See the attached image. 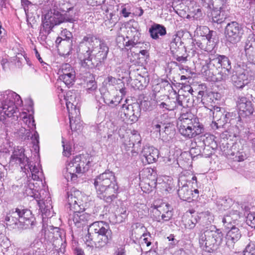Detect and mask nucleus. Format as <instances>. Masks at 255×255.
Masks as SVG:
<instances>
[{
	"label": "nucleus",
	"mask_w": 255,
	"mask_h": 255,
	"mask_svg": "<svg viewBox=\"0 0 255 255\" xmlns=\"http://www.w3.org/2000/svg\"><path fill=\"white\" fill-rule=\"evenodd\" d=\"M109 51L107 44L99 39L89 35L80 43L79 58L82 67L92 68L103 62Z\"/></svg>",
	"instance_id": "nucleus-1"
},
{
	"label": "nucleus",
	"mask_w": 255,
	"mask_h": 255,
	"mask_svg": "<svg viewBox=\"0 0 255 255\" xmlns=\"http://www.w3.org/2000/svg\"><path fill=\"white\" fill-rule=\"evenodd\" d=\"M94 186L98 198L107 203H111L116 198L119 186L115 173L106 170L95 179Z\"/></svg>",
	"instance_id": "nucleus-2"
},
{
	"label": "nucleus",
	"mask_w": 255,
	"mask_h": 255,
	"mask_svg": "<svg viewBox=\"0 0 255 255\" xmlns=\"http://www.w3.org/2000/svg\"><path fill=\"white\" fill-rule=\"evenodd\" d=\"M67 199L70 210L74 212L73 221L75 226L80 228L88 224L91 216L82 211L85 209L88 197L81 191L72 189L67 192Z\"/></svg>",
	"instance_id": "nucleus-3"
},
{
	"label": "nucleus",
	"mask_w": 255,
	"mask_h": 255,
	"mask_svg": "<svg viewBox=\"0 0 255 255\" xmlns=\"http://www.w3.org/2000/svg\"><path fill=\"white\" fill-rule=\"evenodd\" d=\"M177 127L179 132L189 139L195 137L204 131L203 125L190 113L181 114L178 119Z\"/></svg>",
	"instance_id": "nucleus-4"
},
{
	"label": "nucleus",
	"mask_w": 255,
	"mask_h": 255,
	"mask_svg": "<svg viewBox=\"0 0 255 255\" xmlns=\"http://www.w3.org/2000/svg\"><path fill=\"white\" fill-rule=\"evenodd\" d=\"M223 234L214 226L207 227L198 234L199 244L201 248L211 253L216 250L223 240Z\"/></svg>",
	"instance_id": "nucleus-5"
},
{
	"label": "nucleus",
	"mask_w": 255,
	"mask_h": 255,
	"mask_svg": "<svg viewBox=\"0 0 255 255\" xmlns=\"http://www.w3.org/2000/svg\"><path fill=\"white\" fill-rule=\"evenodd\" d=\"M94 232L97 236L96 246L98 247L105 246L112 238V231L109 225L103 221L95 222L91 224L88 231ZM84 241L87 246H93L91 233H88L84 238Z\"/></svg>",
	"instance_id": "nucleus-6"
},
{
	"label": "nucleus",
	"mask_w": 255,
	"mask_h": 255,
	"mask_svg": "<svg viewBox=\"0 0 255 255\" xmlns=\"http://www.w3.org/2000/svg\"><path fill=\"white\" fill-rule=\"evenodd\" d=\"M90 164V159L82 155L76 156L68 162L63 170V175L68 181H75L89 169Z\"/></svg>",
	"instance_id": "nucleus-7"
},
{
	"label": "nucleus",
	"mask_w": 255,
	"mask_h": 255,
	"mask_svg": "<svg viewBox=\"0 0 255 255\" xmlns=\"http://www.w3.org/2000/svg\"><path fill=\"white\" fill-rule=\"evenodd\" d=\"M5 220L7 225H14L13 228L20 229L32 227L34 225L35 218L29 210L16 208L9 212Z\"/></svg>",
	"instance_id": "nucleus-8"
},
{
	"label": "nucleus",
	"mask_w": 255,
	"mask_h": 255,
	"mask_svg": "<svg viewBox=\"0 0 255 255\" xmlns=\"http://www.w3.org/2000/svg\"><path fill=\"white\" fill-rule=\"evenodd\" d=\"M0 100L2 112L8 117L15 116L18 107L22 105L20 96L10 90L2 92L0 94Z\"/></svg>",
	"instance_id": "nucleus-9"
},
{
	"label": "nucleus",
	"mask_w": 255,
	"mask_h": 255,
	"mask_svg": "<svg viewBox=\"0 0 255 255\" xmlns=\"http://www.w3.org/2000/svg\"><path fill=\"white\" fill-rule=\"evenodd\" d=\"M74 21H75V17L73 16H70L67 13L62 14L58 11L54 9L48 11L45 15L43 23L44 28L48 29V34H49L55 25L64 22H73Z\"/></svg>",
	"instance_id": "nucleus-10"
},
{
	"label": "nucleus",
	"mask_w": 255,
	"mask_h": 255,
	"mask_svg": "<svg viewBox=\"0 0 255 255\" xmlns=\"http://www.w3.org/2000/svg\"><path fill=\"white\" fill-rule=\"evenodd\" d=\"M192 184V187L194 188V184L196 185L197 178L188 173V175L182 174L178 179L179 188L178 194L179 198L184 201H188L193 198L192 191L189 190L188 185Z\"/></svg>",
	"instance_id": "nucleus-11"
},
{
	"label": "nucleus",
	"mask_w": 255,
	"mask_h": 255,
	"mask_svg": "<svg viewBox=\"0 0 255 255\" xmlns=\"http://www.w3.org/2000/svg\"><path fill=\"white\" fill-rule=\"evenodd\" d=\"M197 34L202 38L201 40L196 42V44L201 49L206 51H212L215 46V41L212 38L213 31L205 26H200L196 29Z\"/></svg>",
	"instance_id": "nucleus-12"
},
{
	"label": "nucleus",
	"mask_w": 255,
	"mask_h": 255,
	"mask_svg": "<svg viewBox=\"0 0 255 255\" xmlns=\"http://www.w3.org/2000/svg\"><path fill=\"white\" fill-rule=\"evenodd\" d=\"M45 239L48 244H51L54 248L61 249L65 247V240L62 239L58 228L50 226L48 231H45Z\"/></svg>",
	"instance_id": "nucleus-13"
},
{
	"label": "nucleus",
	"mask_w": 255,
	"mask_h": 255,
	"mask_svg": "<svg viewBox=\"0 0 255 255\" xmlns=\"http://www.w3.org/2000/svg\"><path fill=\"white\" fill-rule=\"evenodd\" d=\"M214 9L212 12L214 22L221 23L228 16V5L222 0H215L213 3Z\"/></svg>",
	"instance_id": "nucleus-14"
},
{
	"label": "nucleus",
	"mask_w": 255,
	"mask_h": 255,
	"mask_svg": "<svg viewBox=\"0 0 255 255\" xmlns=\"http://www.w3.org/2000/svg\"><path fill=\"white\" fill-rule=\"evenodd\" d=\"M121 117L124 115L125 120L131 123H135L137 121L140 115V108L137 103L132 104H123L121 108Z\"/></svg>",
	"instance_id": "nucleus-15"
},
{
	"label": "nucleus",
	"mask_w": 255,
	"mask_h": 255,
	"mask_svg": "<svg viewBox=\"0 0 255 255\" xmlns=\"http://www.w3.org/2000/svg\"><path fill=\"white\" fill-rule=\"evenodd\" d=\"M225 33L228 41L232 43H236L240 41L243 31L238 23L233 21L227 24Z\"/></svg>",
	"instance_id": "nucleus-16"
},
{
	"label": "nucleus",
	"mask_w": 255,
	"mask_h": 255,
	"mask_svg": "<svg viewBox=\"0 0 255 255\" xmlns=\"http://www.w3.org/2000/svg\"><path fill=\"white\" fill-rule=\"evenodd\" d=\"M59 78L67 86H72L75 80V72L69 64H62L58 71Z\"/></svg>",
	"instance_id": "nucleus-17"
},
{
	"label": "nucleus",
	"mask_w": 255,
	"mask_h": 255,
	"mask_svg": "<svg viewBox=\"0 0 255 255\" xmlns=\"http://www.w3.org/2000/svg\"><path fill=\"white\" fill-rule=\"evenodd\" d=\"M230 115V113L226 112L224 108L218 107H214L212 128L217 129L223 127L228 122Z\"/></svg>",
	"instance_id": "nucleus-18"
},
{
	"label": "nucleus",
	"mask_w": 255,
	"mask_h": 255,
	"mask_svg": "<svg viewBox=\"0 0 255 255\" xmlns=\"http://www.w3.org/2000/svg\"><path fill=\"white\" fill-rule=\"evenodd\" d=\"M153 212L156 215V220L158 222L160 219L163 221H169L173 216L172 208L168 204L165 203L160 205H154Z\"/></svg>",
	"instance_id": "nucleus-19"
},
{
	"label": "nucleus",
	"mask_w": 255,
	"mask_h": 255,
	"mask_svg": "<svg viewBox=\"0 0 255 255\" xmlns=\"http://www.w3.org/2000/svg\"><path fill=\"white\" fill-rule=\"evenodd\" d=\"M23 116L22 117V120L24 123H25L26 125H27L28 129H27L26 131H29L31 130L33 133L32 134V136L31 138L32 141V143L33 144V146L34 147L35 150H36L37 148L39 149V134L38 132L35 130V124H34V120L33 119V117L32 115H29L27 117V114L25 113H23L20 116ZM29 132H26V134H27Z\"/></svg>",
	"instance_id": "nucleus-20"
},
{
	"label": "nucleus",
	"mask_w": 255,
	"mask_h": 255,
	"mask_svg": "<svg viewBox=\"0 0 255 255\" xmlns=\"http://www.w3.org/2000/svg\"><path fill=\"white\" fill-rule=\"evenodd\" d=\"M24 150L21 147H17L14 148L12 154L11 156L9 161V164L12 166L24 165L26 162H27V157L25 156L24 153Z\"/></svg>",
	"instance_id": "nucleus-21"
},
{
	"label": "nucleus",
	"mask_w": 255,
	"mask_h": 255,
	"mask_svg": "<svg viewBox=\"0 0 255 255\" xmlns=\"http://www.w3.org/2000/svg\"><path fill=\"white\" fill-rule=\"evenodd\" d=\"M239 114L243 117H247L253 113L252 103L245 97H239L237 101Z\"/></svg>",
	"instance_id": "nucleus-22"
},
{
	"label": "nucleus",
	"mask_w": 255,
	"mask_h": 255,
	"mask_svg": "<svg viewBox=\"0 0 255 255\" xmlns=\"http://www.w3.org/2000/svg\"><path fill=\"white\" fill-rule=\"evenodd\" d=\"M51 199L49 196V193L48 195L45 197L43 200L42 199L39 200L37 202L39 207L42 213V220L44 222V220L46 218H48L53 216V211L52 206L51 204Z\"/></svg>",
	"instance_id": "nucleus-23"
},
{
	"label": "nucleus",
	"mask_w": 255,
	"mask_h": 255,
	"mask_svg": "<svg viewBox=\"0 0 255 255\" xmlns=\"http://www.w3.org/2000/svg\"><path fill=\"white\" fill-rule=\"evenodd\" d=\"M64 100L67 111L69 114L72 110H79L78 103L79 101V95L74 91H69L64 96Z\"/></svg>",
	"instance_id": "nucleus-24"
},
{
	"label": "nucleus",
	"mask_w": 255,
	"mask_h": 255,
	"mask_svg": "<svg viewBox=\"0 0 255 255\" xmlns=\"http://www.w3.org/2000/svg\"><path fill=\"white\" fill-rule=\"evenodd\" d=\"M216 64H218V68L221 67L222 69L232 70L231 61L228 57L224 55H219L213 59H210L209 62L207 63V66L210 69H212Z\"/></svg>",
	"instance_id": "nucleus-25"
},
{
	"label": "nucleus",
	"mask_w": 255,
	"mask_h": 255,
	"mask_svg": "<svg viewBox=\"0 0 255 255\" xmlns=\"http://www.w3.org/2000/svg\"><path fill=\"white\" fill-rule=\"evenodd\" d=\"M34 184L29 183L24 187V194L27 196L33 197L38 202L39 200L42 199L43 200L48 195V192L45 189H41L39 191L34 190Z\"/></svg>",
	"instance_id": "nucleus-26"
},
{
	"label": "nucleus",
	"mask_w": 255,
	"mask_h": 255,
	"mask_svg": "<svg viewBox=\"0 0 255 255\" xmlns=\"http://www.w3.org/2000/svg\"><path fill=\"white\" fill-rule=\"evenodd\" d=\"M80 110H72L69 114L70 126L72 130L80 131L82 129L83 123L80 120Z\"/></svg>",
	"instance_id": "nucleus-27"
},
{
	"label": "nucleus",
	"mask_w": 255,
	"mask_h": 255,
	"mask_svg": "<svg viewBox=\"0 0 255 255\" xmlns=\"http://www.w3.org/2000/svg\"><path fill=\"white\" fill-rule=\"evenodd\" d=\"M241 236L240 230L235 226H233L226 235V245L230 248H233L235 243L239 240Z\"/></svg>",
	"instance_id": "nucleus-28"
},
{
	"label": "nucleus",
	"mask_w": 255,
	"mask_h": 255,
	"mask_svg": "<svg viewBox=\"0 0 255 255\" xmlns=\"http://www.w3.org/2000/svg\"><path fill=\"white\" fill-rule=\"evenodd\" d=\"M142 155L145 158L148 164L156 161L158 157L159 151L153 146H145L141 151Z\"/></svg>",
	"instance_id": "nucleus-29"
},
{
	"label": "nucleus",
	"mask_w": 255,
	"mask_h": 255,
	"mask_svg": "<svg viewBox=\"0 0 255 255\" xmlns=\"http://www.w3.org/2000/svg\"><path fill=\"white\" fill-rule=\"evenodd\" d=\"M232 80L234 85L237 88L242 89L248 83V75L245 71L233 75Z\"/></svg>",
	"instance_id": "nucleus-30"
},
{
	"label": "nucleus",
	"mask_w": 255,
	"mask_h": 255,
	"mask_svg": "<svg viewBox=\"0 0 255 255\" xmlns=\"http://www.w3.org/2000/svg\"><path fill=\"white\" fill-rule=\"evenodd\" d=\"M150 37L155 40L158 39L160 36H163L166 34V28L159 24L154 23L149 29Z\"/></svg>",
	"instance_id": "nucleus-31"
},
{
	"label": "nucleus",
	"mask_w": 255,
	"mask_h": 255,
	"mask_svg": "<svg viewBox=\"0 0 255 255\" xmlns=\"http://www.w3.org/2000/svg\"><path fill=\"white\" fill-rule=\"evenodd\" d=\"M102 97L105 104L111 108H114L118 106L121 100L120 97L109 91L104 93Z\"/></svg>",
	"instance_id": "nucleus-32"
},
{
	"label": "nucleus",
	"mask_w": 255,
	"mask_h": 255,
	"mask_svg": "<svg viewBox=\"0 0 255 255\" xmlns=\"http://www.w3.org/2000/svg\"><path fill=\"white\" fill-rule=\"evenodd\" d=\"M156 103L157 108L163 112L173 111L177 108L176 102L169 98L164 101H158Z\"/></svg>",
	"instance_id": "nucleus-33"
},
{
	"label": "nucleus",
	"mask_w": 255,
	"mask_h": 255,
	"mask_svg": "<svg viewBox=\"0 0 255 255\" xmlns=\"http://www.w3.org/2000/svg\"><path fill=\"white\" fill-rule=\"evenodd\" d=\"M239 217L240 215L237 211H233L230 212L229 214L226 215L222 220L224 227L227 229H230L233 226L232 225V223H234Z\"/></svg>",
	"instance_id": "nucleus-34"
},
{
	"label": "nucleus",
	"mask_w": 255,
	"mask_h": 255,
	"mask_svg": "<svg viewBox=\"0 0 255 255\" xmlns=\"http://www.w3.org/2000/svg\"><path fill=\"white\" fill-rule=\"evenodd\" d=\"M28 165L31 173L32 178L34 180H41L43 177V173L39 164H31V163L30 162Z\"/></svg>",
	"instance_id": "nucleus-35"
},
{
	"label": "nucleus",
	"mask_w": 255,
	"mask_h": 255,
	"mask_svg": "<svg viewBox=\"0 0 255 255\" xmlns=\"http://www.w3.org/2000/svg\"><path fill=\"white\" fill-rule=\"evenodd\" d=\"M141 141V137L139 134L136 131H133L129 137V147H134L136 144L139 145Z\"/></svg>",
	"instance_id": "nucleus-36"
},
{
	"label": "nucleus",
	"mask_w": 255,
	"mask_h": 255,
	"mask_svg": "<svg viewBox=\"0 0 255 255\" xmlns=\"http://www.w3.org/2000/svg\"><path fill=\"white\" fill-rule=\"evenodd\" d=\"M197 216H194L191 214L188 216V218L184 221L185 227L190 229L194 228L197 223Z\"/></svg>",
	"instance_id": "nucleus-37"
},
{
	"label": "nucleus",
	"mask_w": 255,
	"mask_h": 255,
	"mask_svg": "<svg viewBox=\"0 0 255 255\" xmlns=\"http://www.w3.org/2000/svg\"><path fill=\"white\" fill-rule=\"evenodd\" d=\"M232 73V70L222 69L217 74L216 80L219 82L225 81L229 79Z\"/></svg>",
	"instance_id": "nucleus-38"
},
{
	"label": "nucleus",
	"mask_w": 255,
	"mask_h": 255,
	"mask_svg": "<svg viewBox=\"0 0 255 255\" xmlns=\"http://www.w3.org/2000/svg\"><path fill=\"white\" fill-rule=\"evenodd\" d=\"M163 162L165 164L170 165L176 162V158L173 154H171V152H169V155L168 156L163 157Z\"/></svg>",
	"instance_id": "nucleus-39"
},
{
	"label": "nucleus",
	"mask_w": 255,
	"mask_h": 255,
	"mask_svg": "<svg viewBox=\"0 0 255 255\" xmlns=\"http://www.w3.org/2000/svg\"><path fill=\"white\" fill-rule=\"evenodd\" d=\"M247 223L252 228L255 229V212L250 213L248 215Z\"/></svg>",
	"instance_id": "nucleus-40"
},
{
	"label": "nucleus",
	"mask_w": 255,
	"mask_h": 255,
	"mask_svg": "<svg viewBox=\"0 0 255 255\" xmlns=\"http://www.w3.org/2000/svg\"><path fill=\"white\" fill-rule=\"evenodd\" d=\"M62 146L63 148V154L64 156L68 157L71 154V147L68 143H65L62 140Z\"/></svg>",
	"instance_id": "nucleus-41"
},
{
	"label": "nucleus",
	"mask_w": 255,
	"mask_h": 255,
	"mask_svg": "<svg viewBox=\"0 0 255 255\" xmlns=\"http://www.w3.org/2000/svg\"><path fill=\"white\" fill-rule=\"evenodd\" d=\"M97 88L96 82L95 80H90L87 83V90L89 93H92Z\"/></svg>",
	"instance_id": "nucleus-42"
},
{
	"label": "nucleus",
	"mask_w": 255,
	"mask_h": 255,
	"mask_svg": "<svg viewBox=\"0 0 255 255\" xmlns=\"http://www.w3.org/2000/svg\"><path fill=\"white\" fill-rule=\"evenodd\" d=\"M243 253H248L249 254H255V244L250 243L244 250Z\"/></svg>",
	"instance_id": "nucleus-43"
},
{
	"label": "nucleus",
	"mask_w": 255,
	"mask_h": 255,
	"mask_svg": "<svg viewBox=\"0 0 255 255\" xmlns=\"http://www.w3.org/2000/svg\"><path fill=\"white\" fill-rule=\"evenodd\" d=\"M72 37V34L71 32L65 29L61 31L60 34V38L63 39V40H69Z\"/></svg>",
	"instance_id": "nucleus-44"
},
{
	"label": "nucleus",
	"mask_w": 255,
	"mask_h": 255,
	"mask_svg": "<svg viewBox=\"0 0 255 255\" xmlns=\"http://www.w3.org/2000/svg\"><path fill=\"white\" fill-rule=\"evenodd\" d=\"M254 48L252 44L250 42H247L245 46V51L246 55L250 56L253 51Z\"/></svg>",
	"instance_id": "nucleus-45"
},
{
	"label": "nucleus",
	"mask_w": 255,
	"mask_h": 255,
	"mask_svg": "<svg viewBox=\"0 0 255 255\" xmlns=\"http://www.w3.org/2000/svg\"><path fill=\"white\" fill-rule=\"evenodd\" d=\"M9 244L8 238L3 234L0 233V246L7 247Z\"/></svg>",
	"instance_id": "nucleus-46"
},
{
	"label": "nucleus",
	"mask_w": 255,
	"mask_h": 255,
	"mask_svg": "<svg viewBox=\"0 0 255 255\" xmlns=\"http://www.w3.org/2000/svg\"><path fill=\"white\" fill-rule=\"evenodd\" d=\"M120 81V80H117L116 78L113 77L112 76H108L104 81V82L106 85H114L116 84L118 81Z\"/></svg>",
	"instance_id": "nucleus-47"
},
{
	"label": "nucleus",
	"mask_w": 255,
	"mask_h": 255,
	"mask_svg": "<svg viewBox=\"0 0 255 255\" xmlns=\"http://www.w3.org/2000/svg\"><path fill=\"white\" fill-rule=\"evenodd\" d=\"M21 5L23 7L25 14L27 15L29 12V5H32L31 3L28 0H21Z\"/></svg>",
	"instance_id": "nucleus-48"
},
{
	"label": "nucleus",
	"mask_w": 255,
	"mask_h": 255,
	"mask_svg": "<svg viewBox=\"0 0 255 255\" xmlns=\"http://www.w3.org/2000/svg\"><path fill=\"white\" fill-rule=\"evenodd\" d=\"M185 97L183 96L178 95L176 97V101H174L177 105L184 107L185 106L183 105V100H185Z\"/></svg>",
	"instance_id": "nucleus-49"
},
{
	"label": "nucleus",
	"mask_w": 255,
	"mask_h": 255,
	"mask_svg": "<svg viewBox=\"0 0 255 255\" xmlns=\"http://www.w3.org/2000/svg\"><path fill=\"white\" fill-rule=\"evenodd\" d=\"M250 17L249 18V23H253L255 22V7L250 9Z\"/></svg>",
	"instance_id": "nucleus-50"
},
{
	"label": "nucleus",
	"mask_w": 255,
	"mask_h": 255,
	"mask_svg": "<svg viewBox=\"0 0 255 255\" xmlns=\"http://www.w3.org/2000/svg\"><path fill=\"white\" fill-rule=\"evenodd\" d=\"M121 12L123 15L125 17L129 16V14L131 13L129 8H128V7H126V5L122 6Z\"/></svg>",
	"instance_id": "nucleus-51"
},
{
	"label": "nucleus",
	"mask_w": 255,
	"mask_h": 255,
	"mask_svg": "<svg viewBox=\"0 0 255 255\" xmlns=\"http://www.w3.org/2000/svg\"><path fill=\"white\" fill-rule=\"evenodd\" d=\"M161 127L160 125L156 124L153 126V129L155 130V131H156L158 133L159 137L163 140L164 136L161 135Z\"/></svg>",
	"instance_id": "nucleus-52"
},
{
	"label": "nucleus",
	"mask_w": 255,
	"mask_h": 255,
	"mask_svg": "<svg viewBox=\"0 0 255 255\" xmlns=\"http://www.w3.org/2000/svg\"><path fill=\"white\" fill-rule=\"evenodd\" d=\"M202 16V13L201 10L199 8L197 9L193 15V17L194 19H198Z\"/></svg>",
	"instance_id": "nucleus-53"
},
{
	"label": "nucleus",
	"mask_w": 255,
	"mask_h": 255,
	"mask_svg": "<svg viewBox=\"0 0 255 255\" xmlns=\"http://www.w3.org/2000/svg\"><path fill=\"white\" fill-rule=\"evenodd\" d=\"M34 51H35V56L38 59V60L39 61V62H40L41 64H46L45 62H44L43 61L42 58H41V57L40 56V54L38 53V52L37 50V49H34Z\"/></svg>",
	"instance_id": "nucleus-54"
},
{
	"label": "nucleus",
	"mask_w": 255,
	"mask_h": 255,
	"mask_svg": "<svg viewBox=\"0 0 255 255\" xmlns=\"http://www.w3.org/2000/svg\"><path fill=\"white\" fill-rule=\"evenodd\" d=\"M135 14L138 16H141L143 13V10L141 7H138L135 11Z\"/></svg>",
	"instance_id": "nucleus-55"
},
{
	"label": "nucleus",
	"mask_w": 255,
	"mask_h": 255,
	"mask_svg": "<svg viewBox=\"0 0 255 255\" xmlns=\"http://www.w3.org/2000/svg\"><path fill=\"white\" fill-rule=\"evenodd\" d=\"M1 63L3 66V69H4L6 67L7 65H8V62L7 59H3L1 60Z\"/></svg>",
	"instance_id": "nucleus-56"
},
{
	"label": "nucleus",
	"mask_w": 255,
	"mask_h": 255,
	"mask_svg": "<svg viewBox=\"0 0 255 255\" xmlns=\"http://www.w3.org/2000/svg\"><path fill=\"white\" fill-rule=\"evenodd\" d=\"M75 254H76V255H84V252L79 249H76Z\"/></svg>",
	"instance_id": "nucleus-57"
},
{
	"label": "nucleus",
	"mask_w": 255,
	"mask_h": 255,
	"mask_svg": "<svg viewBox=\"0 0 255 255\" xmlns=\"http://www.w3.org/2000/svg\"><path fill=\"white\" fill-rule=\"evenodd\" d=\"M176 59L179 62L186 61V58L183 56H178Z\"/></svg>",
	"instance_id": "nucleus-58"
},
{
	"label": "nucleus",
	"mask_w": 255,
	"mask_h": 255,
	"mask_svg": "<svg viewBox=\"0 0 255 255\" xmlns=\"http://www.w3.org/2000/svg\"><path fill=\"white\" fill-rule=\"evenodd\" d=\"M4 33H5V30L3 28H2L1 27V26L0 28V37L2 38L3 36V35H4Z\"/></svg>",
	"instance_id": "nucleus-59"
},
{
	"label": "nucleus",
	"mask_w": 255,
	"mask_h": 255,
	"mask_svg": "<svg viewBox=\"0 0 255 255\" xmlns=\"http://www.w3.org/2000/svg\"><path fill=\"white\" fill-rule=\"evenodd\" d=\"M143 241L144 242V243L146 244L147 247L151 245V242L148 241L147 238H144L143 239Z\"/></svg>",
	"instance_id": "nucleus-60"
},
{
	"label": "nucleus",
	"mask_w": 255,
	"mask_h": 255,
	"mask_svg": "<svg viewBox=\"0 0 255 255\" xmlns=\"http://www.w3.org/2000/svg\"><path fill=\"white\" fill-rule=\"evenodd\" d=\"M252 148H253L254 150L255 151V138H253L252 139Z\"/></svg>",
	"instance_id": "nucleus-61"
},
{
	"label": "nucleus",
	"mask_w": 255,
	"mask_h": 255,
	"mask_svg": "<svg viewBox=\"0 0 255 255\" xmlns=\"http://www.w3.org/2000/svg\"><path fill=\"white\" fill-rule=\"evenodd\" d=\"M194 192L195 194H196L197 195H195L193 194V196H194L193 198H196L198 196V194H199V191L198 190V189H195L194 190Z\"/></svg>",
	"instance_id": "nucleus-62"
},
{
	"label": "nucleus",
	"mask_w": 255,
	"mask_h": 255,
	"mask_svg": "<svg viewBox=\"0 0 255 255\" xmlns=\"http://www.w3.org/2000/svg\"><path fill=\"white\" fill-rule=\"evenodd\" d=\"M167 239H168L169 241H174V236L172 235H170L168 237H167Z\"/></svg>",
	"instance_id": "nucleus-63"
},
{
	"label": "nucleus",
	"mask_w": 255,
	"mask_h": 255,
	"mask_svg": "<svg viewBox=\"0 0 255 255\" xmlns=\"http://www.w3.org/2000/svg\"><path fill=\"white\" fill-rule=\"evenodd\" d=\"M98 4H101L104 3L105 0H95Z\"/></svg>",
	"instance_id": "nucleus-64"
}]
</instances>
